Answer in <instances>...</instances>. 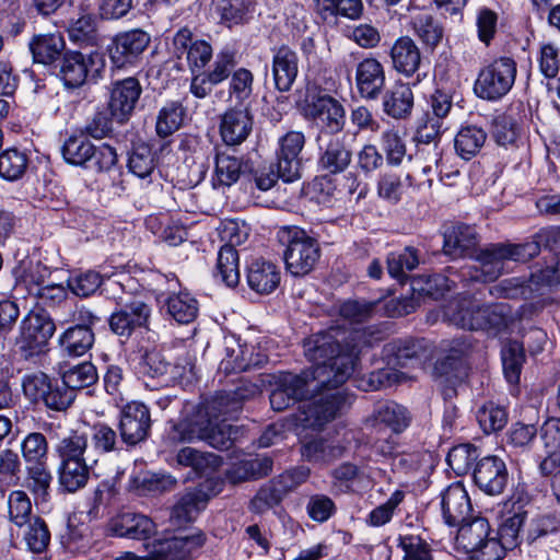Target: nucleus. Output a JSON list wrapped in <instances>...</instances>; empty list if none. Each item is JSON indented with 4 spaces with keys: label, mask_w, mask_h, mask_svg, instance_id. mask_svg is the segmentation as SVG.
I'll use <instances>...</instances> for the list:
<instances>
[{
    "label": "nucleus",
    "mask_w": 560,
    "mask_h": 560,
    "mask_svg": "<svg viewBox=\"0 0 560 560\" xmlns=\"http://www.w3.org/2000/svg\"><path fill=\"white\" fill-rule=\"evenodd\" d=\"M373 327L346 330L330 327L311 335L303 342L304 354L314 365L301 374L319 389L341 386L354 371L363 347H372L382 339Z\"/></svg>",
    "instance_id": "obj_1"
},
{
    "label": "nucleus",
    "mask_w": 560,
    "mask_h": 560,
    "mask_svg": "<svg viewBox=\"0 0 560 560\" xmlns=\"http://www.w3.org/2000/svg\"><path fill=\"white\" fill-rule=\"evenodd\" d=\"M258 392L255 385L224 392L207 401L194 416L174 427V439L192 443L202 441L217 450H229L235 440L236 430L228 419L242 409L244 400Z\"/></svg>",
    "instance_id": "obj_2"
},
{
    "label": "nucleus",
    "mask_w": 560,
    "mask_h": 560,
    "mask_svg": "<svg viewBox=\"0 0 560 560\" xmlns=\"http://www.w3.org/2000/svg\"><path fill=\"white\" fill-rule=\"evenodd\" d=\"M518 316V313L506 302L479 304L470 296L451 301L444 307V317L447 322L469 330H502Z\"/></svg>",
    "instance_id": "obj_3"
},
{
    "label": "nucleus",
    "mask_w": 560,
    "mask_h": 560,
    "mask_svg": "<svg viewBox=\"0 0 560 560\" xmlns=\"http://www.w3.org/2000/svg\"><path fill=\"white\" fill-rule=\"evenodd\" d=\"M536 248L533 244H490L477 255L476 273L471 278L494 281L502 275L506 261H527L535 257Z\"/></svg>",
    "instance_id": "obj_4"
},
{
    "label": "nucleus",
    "mask_w": 560,
    "mask_h": 560,
    "mask_svg": "<svg viewBox=\"0 0 560 560\" xmlns=\"http://www.w3.org/2000/svg\"><path fill=\"white\" fill-rule=\"evenodd\" d=\"M279 238L287 245L283 254L287 270L294 277L311 272L319 258L316 240L299 228L282 229Z\"/></svg>",
    "instance_id": "obj_5"
},
{
    "label": "nucleus",
    "mask_w": 560,
    "mask_h": 560,
    "mask_svg": "<svg viewBox=\"0 0 560 560\" xmlns=\"http://www.w3.org/2000/svg\"><path fill=\"white\" fill-rule=\"evenodd\" d=\"M56 331L51 316L43 308L31 310L21 320L18 346L25 359L47 351L49 340Z\"/></svg>",
    "instance_id": "obj_6"
},
{
    "label": "nucleus",
    "mask_w": 560,
    "mask_h": 560,
    "mask_svg": "<svg viewBox=\"0 0 560 560\" xmlns=\"http://www.w3.org/2000/svg\"><path fill=\"white\" fill-rule=\"evenodd\" d=\"M303 404L300 421L304 427L323 429L332 421L346 404V396L339 387L325 386L308 395Z\"/></svg>",
    "instance_id": "obj_7"
},
{
    "label": "nucleus",
    "mask_w": 560,
    "mask_h": 560,
    "mask_svg": "<svg viewBox=\"0 0 560 560\" xmlns=\"http://www.w3.org/2000/svg\"><path fill=\"white\" fill-rule=\"evenodd\" d=\"M516 72V62L512 58L495 59L480 70L474 91L482 100L498 101L505 96L514 85Z\"/></svg>",
    "instance_id": "obj_8"
},
{
    "label": "nucleus",
    "mask_w": 560,
    "mask_h": 560,
    "mask_svg": "<svg viewBox=\"0 0 560 560\" xmlns=\"http://www.w3.org/2000/svg\"><path fill=\"white\" fill-rule=\"evenodd\" d=\"M206 535L196 530L185 536L159 538L145 545L149 560H187L203 547Z\"/></svg>",
    "instance_id": "obj_9"
},
{
    "label": "nucleus",
    "mask_w": 560,
    "mask_h": 560,
    "mask_svg": "<svg viewBox=\"0 0 560 560\" xmlns=\"http://www.w3.org/2000/svg\"><path fill=\"white\" fill-rule=\"evenodd\" d=\"M318 390L305 376L290 372L277 377L270 394V405L276 411H282L296 401L305 400L310 394Z\"/></svg>",
    "instance_id": "obj_10"
},
{
    "label": "nucleus",
    "mask_w": 560,
    "mask_h": 560,
    "mask_svg": "<svg viewBox=\"0 0 560 560\" xmlns=\"http://www.w3.org/2000/svg\"><path fill=\"white\" fill-rule=\"evenodd\" d=\"M318 168L327 175L343 173L351 164L352 151L341 136L318 135Z\"/></svg>",
    "instance_id": "obj_11"
},
{
    "label": "nucleus",
    "mask_w": 560,
    "mask_h": 560,
    "mask_svg": "<svg viewBox=\"0 0 560 560\" xmlns=\"http://www.w3.org/2000/svg\"><path fill=\"white\" fill-rule=\"evenodd\" d=\"M150 428V410L144 404L131 401L122 407L119 419L122 443L133 446L144 441L149 435Z\"/></svg>",
    "instance_id": "obj_12"
},
{
    "label": "nucleus",
    "mask_w": 560,
    "mask_h": 560,
    "mask_svg": "<svg viewBox=\"0 0 560 560\" xmlns=\"http://www.w3.org/2000/svg\"><path fill=\"white\" fill-rule=\"evenodd\" d=\"M277 151V167L284 182H293L301 176L300 154L305 145L302 131L291 130L279 138Z\"/></svg>",
    "instance_id": "obj_13"
},
{
    "label": "nucleus",
    "mask_w": 560,
    "mask_h": 560,
    "mask_svg": "<svg viewBox=\"0 0 560 560\" xmlns=\"http://www.w3.org/2000/svg\"><path fill=\"white\" fill-rule=\"evenodd\" d=\"M474 481L481 491L489 495L502 493L509 481L504 460L494 455L479 459L474 469Z\"/></svg>",
    "instance_id": "obj_14"
},
{
    "label": "nucleus",
    "mask_w": 560,
    "mask_h": 560,
    "mask_svg": "<svg viewBox=\"0 0 560 560\" xmlns=\"http://www.w3.org/2000/svg\"><path fill=\"white\" fill-rule=\"evenodd\" d=\"M150 315V306L133 299L110 315L109 328L115 335L129 338L137 328L147 327Z\"/></svg>",
    "instance_id": "obj_15"
},
{
    "label": "nucleus",
    "mask_w": 560,
    "mask_h": 560,
    "mask_svg": "<svg viewBox=\"0 0 560 560\" xmlns=\"http://www.w3.org/2000/svg\"><path fill=\"white\" fill-rule=\"evenodd\" d=\"M306 116L330 133H338L345 126V108L328 94L314 96L306 105Z\"/></svg>",
    "instance_id": "obj_16"
},
{
    "label": "nucleus",
    "mask_w": 560,
    "mask_h": 560,
    "mask_svg": "<svg viewBox=\"0 0 560 560\" xmlns=\"http://www.w3.org/2000/svg\"><path fill=\"white\" fill-rule=\"evenodd\" d=\"M150 44V36L141 30L118 34L109 49L112 62L118 67L133 63Z\"/></svg>",
    "instance_id": "obj_17"
},
{
    "label": "nucleus",
    "mask_w": 560,
    "mask_h": 560,
    "mask_svg": "<svg viewBox=\"0 0 560 560\" xmlns=\"http://www.w3.org/2000/svg\"><path fill=\"white\" fill-rule=\"evenodd\" d=\"M142 88L139 81L129 77L113 83L109 98V110L120 122L128 119L139 102Z\"/></svg>",
    "instance_id": "obj_18"
},
{
    "label": "nucleus",
    "mask_w": 560,
    "mask_h": 560,
    "mask_svg": "<svg viewBox=\"0 0 560 560\" xmlns=\"http://www.w3.org/2000/svg\"><path fill=\"white\" fill-rule=\"evenodd\" d=\"M386 350L395 357L397 364L401 366L422 368L433 355V347L424 338L393 340L386 346Z\"/></svg>",
    "instance_id": "obj_19"
},
{
    "label": "nucleus",
    "mask_w": 560,
    "mask_h": 560,
    "mask_svg": "<svg viewBox=\"0 0 560 560\" xmlns=\"http://www.w3.org/2000/svg\"><path fill=\"white\" fill-rule=\"evenodd\" d=\"M253 129V115L247 107H232L221 116L220 135L228 145L244 142Z\"/></svg>",
    "instance_id": "obj_20"
},
{
    "label": "nucleus",
    "mask_w": 560,
    "mask_h": 560,
    "mask_svg": "<svg viewBox=\"0 0 560 560\" xmlns=\"http://www.w3.org/2000/svg\"><path fill=\"white\" fill-rule=\"evenodd\" d=\"M108 530L117 537L145 540L155 534L156 525L147 515L128 512L112 518Z\"/></svg>",
    "instance_id": "obj_21"
},
{
    "label": "nucleus",
    "mask_w": 560,
    "mask_h": 560,
    "mask_svg": "<svg viewBox=\"0 0 560 560\" xmlns=\"http://www.w3.org/2000/svg\"><path fill=\"white\" fill-rule=\"evenodd\" d=\"M271 72L276 89L290 91L299 73L298 54L287 45L272 49Z\"/></svg>",
    "instance_id": "obj_22"
},
{
    "label": "nucleus",
    "mask_w": 560,
    "mask_h": 560,
    "mask_svg": "<svg viewBox=\"0 0 560 560\" xmlns=\"http://www.w3.org/2000/svg\"><path fill=\"white\" fill-rule=\"evenodd\" d=\"M355 84L359 94L365 100H376L385 85L383 65L375 58H365L355 69Z\"/></svg>",
    "instance_id": "obj_23"
},
{
    "label": "nucleus",
    "mask_w": 560,
    "mask_h": 560,
    "mask_svg": "<svg viewBox=\"0 0 560 560\" xmlns=\"http://www.w3.org/2000/svg\"><path fill=\"white\" fill-rule=\"evenodd\" d=\"M441 508L443 518L450 526H457L468 520L471 503L462 483L455 482L447 487L442 493Z\"/></svg>",
    "instance_id": "obj_24"
},
{
    "label": "nucleus",
    "mask_w": 560,
    "mask_h": 560,
    "mask_svg": "<svg viewBox=\"0 0 560 560\" xmlns=\"http://www.w3.org/2000/svg\"><path fill=\"white\" fill-rule=\"evenodd\" d=\"M432 376L441 386H444V396L452 397L455 386L467 376V369L462 354L454 351L444 358L436 360L432 370Z\"/></svg>",
    "instance_id": "obj_25"
},
{
    "label": "nucleus",
    "mask_w": 560,
    "mask_h": 560,
    "mask_svg": "<svg viewBox=\"0 0 560 560\" xmlns=\"http://www.w3.org/2000/svg\"><path fill=\"white\" fill-rule=\"evenodd\" d=\"M477 245L475 228L467 224H456L444 233L443 252L453 259L470 257Z\"/></svg>",
    "instance_id": "obj_26"
},
{
    "label": "nucleus",
    "mask_w": 560,
    "mask_h": 560,
    "mask_svg": "<svg viewBox=\"0 0 560 560\" xmlns=\"http://www.w3.org/2000/svg\"><path fill=\"white\" fill-rule=\"evenodd\" d=\"M393 68L406 75L415 74L421 63V54L417 44L409 36L397 38L390 49Z\"/></svg>",
    "instance_id": "obj_27"
},
{
    "label": "nucleus",
    "mask_w": 560,
    "mask_h": 560,
    "mask_svg": "<svg viewBox=\"0 0 560 560\" xmlns=\"http://www.w3.org/2000/svg\"><path fill=\"white\" fill-rule=\"evenodd\" d=\"M383 112L394 119H406L413 108V92L408 83L397 82L383 95Z\"/></svg>",
    "instance_id": "obj_28"
},
{
    "label": "nucleus",
    "mask_w": 560,
    "mask_h": 560,
    "mask_svg": "<svg viewBox=\"0 0 560 560\" xmlns=\"http://www.w3.org/2000/svg\"><path fill=\"white\" fill-rule=\"evenodd\" d=\"M442 121L431 118L428 113L425 120L417 129L416 140L419 143L425 144L428 147V163L422 168L424 174L432 172L433 166L435 170L439 167V162L442 158V151L439 149L436 141L442 132Z\"/></svg>",
    "instance_id": "obj_29"
},
{
    "label": "nucleus",
    "mask_w": 560,
    "mask_h": 560,
    "mask_svg": "<svg viewBox=\"0 0 560 560\" xmlns=\"http://www.w3.org/2000/svg\"><path fill=\"white\" fill-rule=\"evenodd\" d=\"M94 66L91 55L80 51L66 52L60 69L65 84L69 88H79L86 82V79Z\"/></svg>",
    "instance_id": "obj_30"
},
{
    "label": "nucleus",
    "mask_w": 560,
    "mask_h": 560,
    "mask_svg": "<svg viewBox=\"0 0 560 560\" xmlns=\"http://www.w3.org/2000/svg\"><path fill=\"white\" fill-rule=\"evenodd\" d=\"M278 267L268 260L257 259L250 264L247 271V283L259 294H269L280 283Z\"/></svg>",
    "instance_id": "obj_31"
},
{
    "label": "nucleus",
    "mask_w": 560,
    "mask_h": 560,
    "mask_svg": "<svg viewBox=\"0 0 560 560\" xmlns=\"http://www.w3.org/2000/svg\"><path fill=\"white\" fill-rule=\"evenodd\" d=\"M273 462L267 456H255L234 463L226 471V478L232 483H241L252 479L268 476L272 470Z\"/></svg>",
    "instance_id": "obj_32"
},
{
    "label": "nucleus",
    "mask_w": 560,
    "mask_h": 560,
    "mask_svg": "<svg viewBox=\"0 0 560 560\" xmlns=\"http://www.w3.org/2000/svg\"><path fill=\"white\" fill-rule=\"evenodd\" d=\"M95 336L93 329L69 327L59 337L58 345L65 355L82 357L93 347Z\"/></svg>",
    "instance_id": "obj_33"
},
{
    "label": "nucleus",
    "mask_w": 560,
    "mask_h": 560,
    "mask_svg": "<svg viewBox=\"0 0 560 560\" xmlns=\"http://www.w3.org/2000/svg\"><path fill=\"white\" fill-rule=\"evenodd\" d=\"M458 532L456 542L458 548L463 549L466 553L474 550L479 544L485 541L488 537L494 534L488 521L483 517H474L470 521L457 525Z\"/></svg>",
    "instance_id": "obj_34"
},
{
    "label": "nucleus",
    "mask_w": 560,
    "mask_h": 560,
    "mask_svg": "<svg viewBox=\"0 0 560 560\" xmlns=\"http://www.w3.org/2000/svg\"><path fill=\"white\" fill-rule=\"evenodd\" d=\"M35 62L50 65L65 49L63 38L58 34L35 35L28 44Z\"/></svg>",
    "instance_id": "obj_35"
},
{
    "label": "nucleus",
    "mask_w": 560,
    "mask_h": 560,
    "mask_svg": "<svg viewBox=\"0 0 560 560\" xmlns=\"http://www.w3.org/2000/svg\"><path fill=\"white\" fill-rule=\"evenodd\" d=\"M410 413L406 407L395 401H386L380 405L373 412L375 424H384L394 433H400L410 424Z\"/></svg>",
    "instance_id": "obj_36"
},
{
    "label": "nucleus",
    "mask_w": 560,
    "mask_h": 560,
    "mask_svg": "<svg viewBox=\"0 0 560 560\" xmlns=\"http://www.w3.org/2000/svg\"><path fill=\"white\" fill-rule=\"evenodd\" d=\"M343 448L324 438H313L303 442L302 457L311 463L328 464L342 455Z\"/></svg>",
    "instance_id": "obj_37"
},
{
    "label": "nucleus",
    "mask_w": 560,
    "mask_h": 560,
    "mask_svg": "<svg viewBox=\"0 0 560 560\" xmlns=\"http://www.w3.org/2000/svg\"><path fill=\"white\" fill-rule=\"evenodd\" d=\"M214 277L220 278L230 288L238 284L241 278L240 257L237 250L231 245L221 246L218 253Z\"/></svg>",
    "instance_id": "obj_38"
},
{
    "label": "nucleus",
    "mask_w": 560,
    "mask_h": 560,
    "mask_svg": "<svg viewBox=\"0 0 560 560\" xmlns=\"http://www.w3.org/2000/svg\"><path fill=\"white\" fill-rule=\"evenodd\" d=\"M486 140L487 132L481 127L465 126L457 132L454 147L462 159L470 160L481 150Z\"/></svg>",
    "instance_id": "obj_39"
},
{
    "label": "nucleus",
    "mask_w": 560,
    "mask_h": 560,
    "mask_svg": "<svg viewBox=\"0 0 560 560\" xmlns=\"http://www.w3.org/2000/svg\"><path fill=\"white\" fill-rule=\"evenodd\" d=\"M186 108L178 101L166 103L158 113L155 131L160 138H167L176 132L184 122Z\"/></svg>",
    "instance_id": "obj_40"
},
{
    "label": "nucleus",
    "mask_w": 560,
    "mask_h": 560,
    "mask_svg": "<svg viewBox=\"0 0 560 560\" xmlns=\"http://www.w3.org/2000/svg\"><path fill=\"white\" fill-rule=\"evenodd\" d=\"M60 377L62 385L70 389L75 398L77 390L95 384L98 375L96 368L91 362H83L65 370Z\"/></svg>",
    "instance_id": "obj_41"
},
{
    "label": "nucleus",
    "mask_w": 560,
    "mask_h": 560,
    "mask_svg": "<svg viewBox=\"0 0 560 560\" xmlns=\"http://www.w3.org/2000/svg\"><path fill=\"white\" fill-rule=\"evenodd\" d=\"M164 307L166 313L178 324H189L198 315V302L189 293H178L170 295Z\"/></svg>",
    "instance_id": "obj_42"
},
{
    "label": "nucleus",
    "mask_w": 560,
    "mask_h": 560,
    "mask_svg": "<svg viewBox=\"0 0 560 560\" xmlns=\"http://www.w3.org/2000/svg\"><path fill=\"white\" fill-rule=\"evenodd\" d=\"M44 388V394L39 395L35 404H43L49 410L66 411L74 401L72 392L50 376Z\"/></svg>",
    "instance_id": "obj_43"
},
{
    "label": "nucleus",
    "mask_w": 560,
    "mask_h": 560,
    "mask_svg": "<svg viewBox=\"0 0 560 560\" xmlns=\"http://www.w3.org/2000/svg\"><path fill=\"white\" fill-rule=\"evenodd\" d=\"M88 448V435L78 430H72L68 435L59 440L55 452L60 462H85L84 453Z\"/></svg>",
    "instance_id": "obj_44"
},
{
    "label": "nucleus",
    "mask_w": 560,
    "mask_h": 560,
    "mask_svg": "<svg viewBox=\"0 0 560 560\" xmlns=\"http://www.w3.org/2000/svg\"><path fill=\"white\" fill-rule=\"evenodd\" d=\"M206 503L202 492H187L174 505L171 520L177 526L191 522L206 508Z\"/></svg>",
    "instance_id": "obj_45"
},
{
    "label": "nucleus",
    "mask_w": 560,
    "mask_h": 560,
    "mask_svg": "<svg viewBox=\"0 0 560 560\" xmlns=\"http://www.w3.org/2000/svg\"><path fill=\"white\" fill-rule=\"evenodd\" d=\"M454 281L443 275L418 276L411 279L410 285L413 293L419 296H429L438 300L451 291Z\"/></svg>",
    "instance_id": "obj_46"
},
{
    "label": "nucleus",
    "mask_w": 560,
    "mask_h": 560,
    "mask_svg": "<svg viewBox=\"0 0 560 560\" xmlns=\"http://www.w3.org/2000/svg\"><path fill=\"white\" fill-rule=\"evenodd\" d=\"M491 132L499 145H514L521 137V126L514 115L503 113L493 118Z\"/></svg>",
    "instance_id": "obj_47"
},
{
    "label": "nucleus",
    "mask_w": 560,
    "mask_h": 560,
    "mask_svg": "<svg viewBox=\"0 0 560 560\" xmlns=\"http://www.w3.org/2000/svg\"><path fill=\"white\" fill-rule=\"evenodd\" d=\"M58 480L68 492L83 488L89 480V468L85 462H59Z\"/></svg>",
    "instance_id": "obj_48"
},
{
    "label": "nucleus",
    "mask_w": 560,
    "mask_h": 560,
    "mask_svg": "<svg viewBox=\"0 0 560 560\" xmlns=\"http://www.w3.org/2000/svg\"><path fill=\"white\" fill-rule=\"evenodd\" d=\"M33 505L28 494L23 490H13L8 495V517L18 527H23L35 518Z\"/></svg>",
    "instance_id": "obj_49"
},
{
    "label": "nucleus",
    "mask_w": 560,
    "mask_h": 560,
    "mask_svg": "<svg viewBox=\"0 0 560 560\" xmlns=\"http://www.w3.org/2000/svg\"><path fill=\"white\" fill-rule=\"evenodd\" d=\"M501 358L505 378L511 384L517 383L525 361L523 343L508 341L501 350Z\"/></svg>",
    "instance_id": "obj_50"
},
{
    "label": "nucleus",
    "mask_w": 560,
    "mask_h": 560,
    "mask_svg": "<svg viewBox=\"0 0 560 560\" xmlns=\"http://www.w3.org/2000/svg\"><path fill=\"white\" fill-rule=\"evenodd\" d=\"M24 487L34 495L45 499L49 492L52 480L47 462L27 464Z\"/></svg>",
    "instance_id": "obj_51"
},
{
    "label": "nucleus",
    "mask_w": 560,
    "mask_h": 560,
    "mask_svg": "<svg viewBox=\"0 0 560 560\" xmlns=\"http://www.w3.org/2000/svg\"><path fill=\"white\" fill-rule=\"evenodd\" d=\"M12 273L18 283H23L26 287L34 285L36 290L43 285L48 269L38 260L24 258L15 265Z\"/></svg>",
    "instance_id": "obj_52"
},
{
    "label": "nucleus",
    "mask_w": 560,
    "mask_h": 560,
    "mask_svg": "<svg viewBox=\"0 0 560 560\" xmlns=\"http://www.w3.org/2000/svg\"><path fill=\"white\" fill-rule=\"evenodd\" d=\"M23 527H25L23 539L28 550L34 553L44 552L50 541V532L46 522L40 516H36Z\"/></svg>",
    "instance_id": "obj_53"
},
{
    "label": "nucleus",
    "mask_w": 560,
    "mask_h": 560,
    "mask_svg": "<svg viewBox=\"0 0 560 560\" xmlns=\"http://www.w3.org/2000/svg\"><path fill=\"white\" fill-rule=\"evenodd\" d=\"M409 185V174L386 172L378 179L377 191L381 198L398 202Z\"/></svg>",
    "instance_id": "obj_54"
},
{
    "label": "nucleus",
    "mask_w": 560,
    "mask_h": 560,
    "mask_svg": "<svg viewBox=\"0 0 560 560\" xmlns=\"http://www.w3.org/2000/svg\"><path fill=\"white\" fill-rule=\"evenodd\" d=\"M20 450L25 465L47 462L48 442L40 432L26 434L21 441Z\"/></svg>",
    "instance_id": "obj_55"
},
{
    "label": "nucleus",
    "mask_w": 560,
    "mask_h": 560,
    "mask_svg": "<svg viewBox=\"0 0 560 560\" xmlns=\"http://www.w3.org/2000/svg\"><path fill=\"white\" fill-rule=\"evenodd\" d=\"M387 271L390 277L404 281L406 271L419 265V256L415 248L407 247L402 252H393L387 256Z\"/></svg>",
    "instance_id": "obj_56"
},
{
    "label": "nucleus",
    "mask_w": 560,
    "mask_h": 560,
    "mask_svg": "<svg viewBox=\"0 0 560 560\" xmlns=\"http://www.w3.org/2000/svg\"><path fill=\"white\" fill-rule=\"evenodd\" d=\"M252 9V0H215L221 22L229 27L242 24Z\"/></svg>",
    "instance_id": "obj_57"
},
{
    "label": "nucleus",
    "mask_w": 560,
    "mask_h": 560,
    "mask_svg": "<svg viewBox=\"0 0 560 560\" xmlns=\"http://www.w3.org/2000/svg\"><path fill=\"white\" fill-rule=\"evenodd\" d=\"M412 28L423 44L434 47L442 39L443 30L434 18L425 12L417 13L412 18Z\"/></svg>",
    "instance_id": "obj_58"
},
{
    "label": "nucleus",
    "mask_w": 560,
    "mask_h": 560,
    "mask_svg": "<svg viewBox=\"0 0 560 560\" xmlns=\"http://www.w3.org/2000/svg\"><path fill=\"white\" fill-rule=\"evenodd\" d=\"M92 150V142L84 136L68 137L62 147V158L68 164L81 166L88 163L89 153Z\"/></svg>",
    "instance_id": "obj_59"
},
{
    "label": "nucleus",
    "mask_w": 560,
    "mask_h": 560,
    "mask_svg": "<svg viewBox=\"0 0 560 560\" xmlns=\"http://www.w3.org/2000/svg\"><path fill=\"white\" fill-rule=\"evenodd\" d=\"M28 164L26 154L18 149H8L0 154V176L16 180L23 176Z\"/></svg>",
    "instance_id": "obj_60"
},
{
    "label": "nucleus",
    "mask_w": 560,
    "mask_h": 560,
    "mask_svg": "<svg viewBox=\"0 0 560 560\" xmlns=\"http://www.w3.org/2000/svg\"><path fill=\"white\" fill-rule=\"evenodd\" d=\"M242 172V162L238 158L225 152L215 156V178L221 186H231L237 182Z\"/></svg>",
    "instance_id": "obj_61"
},
{
    "label": "nucleus",
    "mask_w": 560,
    "mask_h": 560,
    "mask_svg": "<svg viewBox=\"0 0 560 560\" xmlns=\"http://www.w3.org/2000/svg\"><path fill=\"white\" fill-rule=\"evenodd\" d=\"M170 366V362L160 350H147L138 364V373L142 377L160 380L167 374Z\"/></svg>",
    "instance_id": "obj_62"
},
{
    "label": "nucleus",
    "mask_w": 560,
    "mask_h": 560,
    "mask_svg": "<svg viewBox=\"0 0 560 560\" xmlns=\"http://www.w3.org/2000/svg\"><path fill=\"white\" fill-rule=\"evenodd\" d=\"M68 34L73 43L94 46L97 42L95 19L91 14L79 16L69 25Z\"/></svg>",
    "instance_id": "obj_63"
},
{
    "label": "nucleus",
    "mask_w": 560,
    "mask_h": 560,
    "mask_svg": "<svg viewBox=\"0 0 560 560\" xmlns=\"http://www.w3.org/2000/svg\"><path fill=\"white\" fill-rule=\"evenodd\" d=\"M398 546L405 553L401 560H433L430 545L419 535L400 534Z\"/></svg>",
    "instance_id": "obj_64"
}]
</instances>
